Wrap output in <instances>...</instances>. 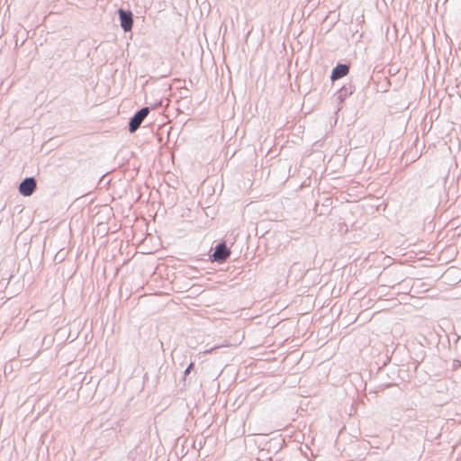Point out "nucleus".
<instances>
[{
  "label": "nucleus",
  "mask_w": 461,
  "mask_h": 461,
  "mask_svg": "<svg viewBox=\"0 0 461 461\" xmlns=\"http://www.w3.org/2000/svg\"><path fill=\"white\" fill-rule=\"evenodd\" d=\"M119 17L121 22V26L125 32H129L132 28V14L131 12L124 11L122 9L119 10Z\"/></svg>",
  "instance_id": "obj_3"
},
{
  "label": "nucleus",
  "mask_w": 461,
  "mask_h": 461,
  "mask_svg": "<svg viewBox=\"0 0 461 461\" xmlns=\"http://www.w3.org/2000/svg\"><path fill=\"white\" fill-rule=\"evenodd\" d=\"M230 254V252L226 245L221 243L216 247L215 251L212 254V258L214 261L223 262L229 258Z\"/></svg>",
  "instance_id": "obj_4"
},
{
  "label": "nucleus",
  "mask_w": 461,
  "mask_h": 461,
  "mask_svg": "<svg viewBox=\"0 0 461 461\" xmlns=\"http://www.w3.org/2000/svg\"><path fill=\"white\" fill-rule=\"evenodd\" d=\"M149 113V108L144 107L140 109L130 122V131L134 132L141 124L142 121L147 117Z\"/></svg>",
  "instance_id": "obj_1"
},
{
  "label": "nucleus",
  "mask_w": 461,
  "mask_h": 461,
  "mask_svg": "<svg viewBox=\"0 0 461 461\" xmlns=\"http://www.w3.org/2000/svg\"><path fill=\"white\" fill-rule=\"evenodd\" d=\"M348 71H349L348 66H347L345 64H339L332 70L330 78L332 81L338 80V79L347 76Z\"/></svg>",
  "instance_id": "obj_5"
},
{
  "label": "nucleus",
  "mask_w": 461,
  "mask_h": 461,
  "mask_svg": "<svg viewBox=\"0 0 461 461\" xmlns=\"http://www.w3.org/2000/svg\"><path fill=\"white\" fill-rule=\"evenodd\" d=\"M36 188V182L32 177L24 179L19 186V192L24 195H31Z\"/></svg>",
  "instance_id": "obj_2"
},
{
  "label": "nucleus",
  "mask_w": 461,
  "mask_h": 461,
  "mask_svg": "<svg viewBox=\"0 0 461 461\" xmlns=\"http://www.w3.org/2000/svg\"><path fill=\"white\" fill-rule=\"evenodd\" d=\"M192 366H193V364H191V365L189 366V367L187 368L186 372H188L189 370H191Z\"/></svg>",
  "instance_id": "obj_6"
}]
</instances>
